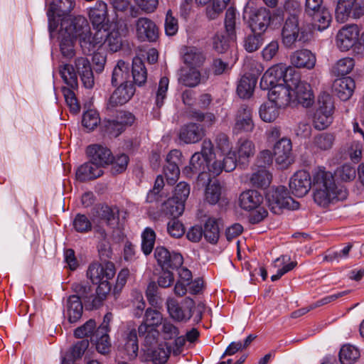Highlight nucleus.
<instances>
[{"mask_svg": "<svg viewBox=\"0 0 364 364\" xmlns=\"http://www.w3.org/2000/svg\"><path fill=\"white\" fill-rule=\"evenodd\" d=\"M268 98L279 107L283 108L292 100V94L286 84L277 85L269 89Z\"/></svg>", "mask_w": 364, "mask_h": 364, "instance_id": "a878e982", "label": "nucleus"}, {"mask_svg": "<svg viewBox=\"0 0 364 364\" xmlns=\"http://www.w3.org/2000/svg\"><path fill=\"white\" fill-rule=\"evenodd\" d=\"M208 181L209 183L205 188V198L207 202L214 205L216 204L220 198L221 186L217 181L213 183L210 182V180Z\"/></svg>", "mask_w": 364, "mask_h": 364, "instance_id": "603ef678", "label": "nucleus"}, {"mask_svg": "<svg viewBox=\"0 0 364 364\" xmlns=\"http://www.w3.org/2000/svg\"><path fill=\"white\" fill-rule=\"evenodd\" d=\"M90 30L89 23L84 16H69L61 19L60 31L75 40L78 39L81 48L88 45L85 39Z\"/></svg>", "mask_w": 364, "mask_h": 364, "instance_id": "0eeeda50", "label": "nucleus"}, {"mask_svg": "<svg viewBox=\"0 0 364 364\" xmlns=\"http://www.w3.org/2000/svg\"><path fill=\"white\" fill-rule=\"evenodd\" d=\"M355 66V60L353 58L346 57L338 60L333 68V71L336 75H346L349 74Z\"/></svg>", "mask_w": 364, "mask_h": 364, "instance_id": "3c124183", "label": "nucleus"}, {"mask_svg": "<svg viewBox=\"0 0 364 364\" xmlns=\"http://www.w3.org/2000/svg\"><path fill=\"white\" fill-rule=\"evenodd\" d=\"M166 306L170 316L177 321H186L193 315L192 310L195 306L194 301L191 298H186L182 304L173 299L168 298L166 301Z\"/></svg>", "mask_w": 364, "mask_h": 364, "instance_id": "4468645a", "label": "nucleus"}, {"mask_svg": "<svg viewBox=\"0 0 364 364\" xmlns=\"http://www.w3.org/2000/svg\"><path fill=\"white\" fill-rule=\"evenodd\" d=\"M87 154L90 159L101 168L110 164L112 154L107 147L101 144H92L87 148Z\"/></svg>", "mask_w": 364, "mask_h": 364, "instance_id": "5701e85b", "label": "nucleus"}, {"mask_svg": "<svg viewBox=\"0 0 364 364\" xmlns=\"http://www.w3.org/2000/svg\"><path fill=\"white\" fill-rule=\"evenodd\" d=\"M146 296L149 303L152 306L156 307L162 302V300L158 293V286L154 282L149 284L146 291Z\"/></svg>", "mask_w": 364, "mask_h": 364, "instance_id": "774afa93", "label": "nucleus"}, {"mask_svg": "<svg viewBox=\"0 0 364 364\" xmlns=\"http://www.w3.org/2000/svg\"><path fill=\"white\" fill-rule=\"evenodd\" d=\"M138 349L136 331L132 329L127 335L124 350L129 358L134 359L137 356Z\"/></svg>", "mask_w": 364, "mask_h": 364, "instance_id": "09e8293b", "label": "nucleus"}, {"mask_svg": "<svg viewBox=\"0 0 364 364\" xmlns=\"http://www.w3.org/2000/svg\"><path fill=\"white\" fill-rule=\"evenodd\" d=\"M75 6L74 0H53L47 11L48 29L50 37L58 26L59 20L69 18V14Z\"/></svg>", "mask_w": 364, "mask_h": 364, "instance_id": "f8f14e48", "label": "nucleus"}, {"mask_svg": "<svg viewBox=\"0 0 364 364\" xmlns=\"http://www.w3.org/2000/svg\"><path fill=\"white\" fill-rule=\"evenodd\" d=\"M360 351L354 346L346 344L342 346L339 353L342 364H353L360 358Z\"/></svg>", "mask_w": 364, "mask_h": 364, "instance_id": "79ce46f5", "label": "nucleus"}, {"mask_svg": "<svg viewBox=\"0 0 364 364\" xmlns=\"http://www.w3.org/2000/svg\"><path fill=\"white\" fill-rule=\"evenodd\" d=\"M208 77L202 75L199 69L192 67L182 68L178 72V82L186 87H195L204 83Z\"/></svg>", "mask_w": 364, "mask_h": 364, "instance_id": "b1692460", "label": "nucleus"}, {"mask_svg": "<svg viewBox=\"0 0 364 364\" xmlns=\"http://www.w3.org/2000/svg\"><path fill=\"white\" fill-rule=\"evenodd\" d=\"M236 156L238 161L241 164H247L255 154V145L254 142L248 139H240L235 146Z\"/></svg>", "mask_w": 364, "mask_h": 364, "instance_id": "2f4dec72", "label": "nucleus"}, {"mask_svg": "<svg viewBox=\"0 0 364 364\" xmlns=\"http://www.w3.org/2000/svg\"><path fill=\"white\" fill-rule=\"evenodd\" d=\"M115 275L114 264L111 262L102 264L92 263L87 271V277L93 284H98L96 294H93L92 287L87 284L75 282L72 289L85 298V306L87 309H97L102 306L107 294L111 291L109 280Z\"/></svg>", "mask_w": 364, "mask_h": 364, "instance_id": "f257e3e1", "label": "nucleus"}, {"mask_svg": "<svg viewBox=\"0 0 364 364\" xmlns=\"http://www.w3.org/2000/svg\"><path fill=\"white\" fill-rule=\"evenodd\" d=\"M154 257L162 269L178 268L183 264V257L180 253H171L164 247H157L154 251Z\"/></svg>", "mask_w": 364, "mask_h": 364, "instance_id": "aec40b11", "label": "nucleus"}, {"mask_svg": "<svg viewBox=\"0 0 364 364\" xmlns=\"http://www.w3.org/2000/svg\"><path fill=\"white\" fill-rule=\"evenodd\" d=\"M74 229L81 233H85L92 230V223L87 216L83 214H77L73 222Z\"/></svg>", "mask_w": 364, "mask_h": 364, "instance_id": "bf43d9fd", "label": "nucleus"}, {"mask_svg": "<svg viewBox=\"0 0 364 364\" xmlns=\"http://www.w3.org/2000/svg\"><path fill=\"white\" fill-rule=\"evenodd\" d=\"M335 175L342 181L348 182L353 181L355 178L356 170L350 164H344L336 169Z\"/></svg>", "mask_w": 364, "mask_h": 364, "instance_id": "052dcab7", "label": "nucleus"}, {"mask_svg": "<svg viewBox=\"0 0 364 364\" xmlns=\"http://www.w3.org/2000/svg\"><path fill=\"white\" fill-rule=\"evenodd\" d=\"M208 159L200 153H195L190 160L189 166L183 169V173L188 177H191L193 174H198V179H203L207 175Z\"/></svg>", "mask_w": 364, "mask_h": 364, "instance_id": "bb28decb", "label": "nucleus"}, {"mask_svg": "<svg viewBox=\"0 0 364 364\" xmlns=\"http://www.w3.org/2000/svg\"><path fill=\"white\" fill-rule=\"evenodd\" d=\"M88 16L93 28H102L107 26L108 21L107 5L103 1H98L89 9Z\"/></svg>", "mask_w": 364, "mask_h": 364, "instance_id": "393cba45", "label": "nucleus"}, {"mask_svg": "<svg viewBox=\"0 0 364 364\" xmlns=\"http://www.w3.org/2000/svg\"><path fill=\"white\" fill-rule=\"evenodd\" d=\"M205 56L196 48H187L183 55L184 64L188 67L199 69L205 62Z\"/></svg>", "mask_w": 364, "mask_h": 364, "instance_id": "c9c22d12", "label": "nucleus"}, {"mask_svg": "<svg viewBox=\"0 0 364 364\" xmlns=\"http://www.w3.org/2000/svg\"><path fill=\"white\" fill-rule=\"evenodd\" d=\"M132 77L134 83L139 86L143 85L147 79V73L142 60L139 57L132 60Z\"/></svg>", "mask_w": 364, "mask_h": 364, "instance_id": "58836bf2", "label": "nucleus"}, {"mask_svg": "<svg viewBox=\"0 0 364 364\" xmlns=\"http://www.w3.org/2000/svg\"><path fill=\"white\" fill-rule=\"evenodd\" d=\"M257 80L254 77H250L247 75H244L237 87V92L241 98H249L253 93Z\"/></svg>", "mask_w": 364, "mask_h": 364, "instance_id": "a19ab883", "label": "nucleus"}, {"mask_svg": "<svg viewBox=\"0 0 364 364\" xmlns=\"http://www.w3.org/2000/svg\"><path fill=\"white\" fill-rule=\"evenodd\" d=\"M106 45L112 52H117L121 49L122 38L118 30H112L107 33Z\"/></svg>", "mask_w": 364, "mask_h": 364, "instance_id": "4d7b16f0", "label": "nucleus"}, {"mask_svg": "<svg viewBox=\"0 0 364 364\" xmlns=\"http://www.w3.org/2000/svg\"><path fill=\"white\" fill-rule=\"evenodd\" d=\"M82 301L85 303V298L76 294L68 298L66 305V316L70 323L77 322L82 314Z\"/></svg>", "mask_w": 364, "mask_h": 364, "instance_id": "cd10ccee", "label": "nucleus"}, {"mask_svg": "<svg viewBox=\"0 0 364 364\" xmlns=\"http://www.w3.org/2000/svg\"><path fill=\"white\" fill-rule=\"evenodd\" d=\"M205 239L211 244H216L220 237V228L218 220L209 218L205 223L203 228Z\"/></svg>", "mask_w": 364, "mask_h": 364, "instance_id": "4c0bfd02", "label": "nucleus"}, {"mask_svg": "<svg viewBox=\"0 0 364 364\" xmlns=\"http://www.w3.org/2000/svg\"><path fill=\"white\" fill-rule=\"evenodd\" d=\"M291 63L299 68L312 69L316 64L315 55L307 49L296 50L290 56Z\"/></svg>", "mask_w": 364, "mask_h": 364, "instance_id": "c756f323", "label": "nucleus"}, {"mask_svg": "<svg viewBox=\"0 0 364 364\" xmlns=\"http://www.w3.org/2000/svg\"><path fill=\"white\" fill-rule=\"evenodd\" d=\"M313 184L315 187L314 199L320 206L326 207L336 200H343L348 196L346 188L337 186L333 175L325 168L318 167L314 170Z\"/></svg>", "mask_w": 364, "mask_h": 364, "instance_id": "f03ea898", "label": "nucleus"}, {"mask_svg": "<svg viewBox=\"0 0 364 364\" xmlns=\"http://www.w3.org/2000/svg\"><path fill=\"white\" fill-rule=\"evenodd\" d=\"M103 173L102 168L90 159L80 166L75 172L76 179L80 182L95 179Z\"/></svg>", "mask_w": 364, "mask_h": 364, "instance_id": "7c9ffc66", "label": "nucleus"}, {"mask_svg": "<svg viewBox=\"0 0 364 364\" xmlns=\"http://www.w3.org/2000/svg\"><path fill=\"white\" fill-rule=\"evenodd\" d=\"M335 136L333 134L323 132L314 137L313 144L318 149L326 151L332 148Z\"/></svg>", "mask_w": 364, "mask_h": 364, "instance_id": "a18cd8bd", "label": "nucleus"}, {"mask_svg": "<svg viewBox=\"0 0 364 364\" xmlns=\"http://www.w3.org/2000/svg\"><path fill=\"white\" fill-rule=\"evenodd\" d=\"M360 35V29L356 24H350L341 28L336 38L337 47L341 51H348L353 48L354 51L360 53V46H357Z\"/></svg>", "mask_w": 364, "mask_h": 364, "instance_id": "ddd939ff", "label": "nucleus"}, {"mask_svg": "<svg viewBox=\"0 0 364 364\" xmlns=\"http://www.w3.org/2000/svg\"><path fill=\"white\" fill-rule=\"evenodd\" d=\"M271 180L272 176L265 168H261L253 173L250 178V181L254 186L262 188L268 187Z\"/></svg>", "mask_w": 364, "mask_h": 364, "instance_id": "49530a36", "label": "nucleus"}, {"mask_svg": "<svg viewBox=\"0 0 364 364\" xmlns=\"http://www.w3.org/2000/svg\"><path fill=\"white\" fill-rule=\"evenodd\" d=\"M314 22V26L318 30L323 31L328 28L331 21V16L326 8L315 12V14L310 15Z\"/></svg>", "mask_w": 364, "mask_h": 364, "instance_id": "de8ad7c7", "label": "nucleus"}, {"mask_svg": "<svg viewBox=\"0 0 364 364\" xmlns=\"http://www.w3.org/2000/svg\"><path fill=\"white\" fill-rule=\"evenodd\" d=\"M135 92L134 85L131 82H124L113 92L107 103V109H113L129 102Z\"/></svg>", "mask_w": 364, "mask_h": 364, "instance_id": "2eb2a0df", "label": "nucleus"}, {"mask_svg": "<svg viewBox=\"0 0 364 364\" xmlns=\"http://www.w3.org/2000/svg\"><path fill=\"white\" fill-rule=\"evenodd\" d=\"M96 31L93 35L91 33V31L88 33V36L85 41L87 42L86 46H82V49L84 52H91L95 50L97 48H100L102 45L106 44V38L107 36V26L102 28H94Z\"/></svg>", "mask_w": 364, "mask_h": 364, "instance_id": "473e14b6", "label": "nucleus"}, {"mask_svg": "<svg viewBox=\"0 0 364 364\" xmlns=\"http://www.w3.org/2000/svg\"><path fill=\"white\" fill-rule=\"evenodd\" d=\"M203 136V132L200 127L195 123H190L183 127L179 134V138L186 144L196 143Z\"/></svg>", "mask_w": 364, "mask_h": 364, "instance_id": "72a5a7b5", "label": "nucleus"}, {"mask_svg": "<svg viewBox=\"0 0 364 364\" xmlns=\"http://www.w3.org/2000/svg\"><path fill=\"white\" fill-rule=\"evenodd\" d=\"M310 174L304 170L299 171L294 174L289 182V188L292 193L296 197L304 196L311 187Z\"/></svg>", "mask_w": 364, "mask_h": 364, "instance_id": "412c9836", "label": "nucleus"}, {"mask_svg": "<svg viewBox=\"0 0 364 364\" xmlns=\"http://www.w3.org/2000/svg\"><path fill=\"white\" fill-rule=\"evenodd\" d=\"M141 239V250L146 255H148L152 252L154 246L155 232L151 228H146L142 232Z\"/></svg>", "mask_w": 364, "mask_h": 364, "instance_id": "5fc2aeb1", "label": "nucleus"}, {"mask_svg": "<svg viewBox=\"0 0 364 364\" xmlns=\"http://www.w3.org/2000/svg\"><path fill=\"white\" fill-rule=\"evenodd\" d=\"M336 19L344 23L350 19H359L364 16L363 0H338L335 9Z\"/></svg>", "mask_w": 364, "mask_h": 364, "instance_id": "9b49d317", "label": "nucleus"}, {"mask_svg": "<svg viewBox=\"0 0 364 364\" xmlns=\"http://www.w3.org/2000/svg\"><path fill=\"white\" fill-rule=\"evenodd\" d=\"M263 200V196L255 190H247L240 196V207L246 211H255L249 218L252 224L261 222L267 215V211L261 206Z\"/></svg>", "mask_w": 364, "mask_h": 364, "instance_id": "20e7f679", "label": "nucleus"}, {"mask_svg": "<svg viewBox=\"0 0 364 364\" xmlns=\"http://www.w3.org/2000/svg\"><path fill=\"white\" fill-rule=\"evenodd\" d=\"M138 38L141 41L154 42L159 37V29L155 23L145 17L139 18L136 23Z\"/></svg>", "mask_w": 364, "mask_h": 364, "instance_id": "4be33fe9", "label": "nucleus"}, {"mask_svg": "<svg viewBox=\"0 0 364 364\" xmlns=\"http://www.w3.org/2000/svg\"><path fill=\"white\" fill-rule=\"evenodd\" d=\"M334 109L332 97L326 92L319 95L317 108L312 119L314 127L317 130H324L328 128L333 121Z\"/></svg>", "mask_w": 364, "mask_h": 364, "instance_id": "39448f33", "label": "nucleus"}, {"mask_svg": "<svg viewBox=\"0 0 364 364\" xmlns=\"http://www.w3.org/2000/svg\"><path fill=\"white\" fill-rule=\"evenodd\" d=\"M289 259L290 257L289 256L282 255L274 260V267H282L281 268H279L277 269V273L271 277V280L272 282H275L279 279L284 274L290 272L296 266V262H291L286 264Z\"/></svg>", "mask_w": 364, "mask_h": 364, "instance_id": "ea45409f", "label": "nucleus"}, {"mask_svg": "<svg viewBox=\"0 0 364 364\" xmlns=\"http://www.w3.org/2000/svg\"><path fill=\"white\" fill-rule=\"evenodd\" d=\"M292 94V100L296 101L304 107H310L314 102L313 93L310 85L301 81L298 73L294 70V74L287 80V85Z\"/></svg>", "mask_w": 364, "mask_h": 364, "instance_id": "9d476101", "label": "nucleus"}, {"mask_svg": "<svg viewBox=\"0 0 364 364\" xmlns=\"http://www.w3.org/2000/svg\"><path fill=\"white\" fill-rule=\"evenodd\" d=\"M279 107L269 100L262 104L259 108V116L264 122H271L279 115Z\"/></svg>", "mask_w": 364, "mask_h": 364, "instance_id": "37998d69", "label": "nucleus"}, {"mask_svg": "<svg viewBox=\"0 0 364 364\" xmlns=\"http://www.w3.org/2000/svg\"><path fill=\"white\" fill-rule=\"evenodd\" d=\"M274 156L277 164L286 168L293 162L292 144L289 139L283 137L274 146Z\"/></svg>", "mask_w": 364, "mask_h": 364, "instance_id": "a211bd4d", "label": "nucleus"}, {"mask_svg": "<svg viewBox=\"0 0 364 364\" xmlns=\"http://www.w3.org/2000/svg\"><path fill=\"white\" fill-rule=\"evenodd\" d=\"M235 18L236 11L234 8H229L225 13V26L229 38L234 41L236 38L235 35Z\"/></svg>", "mask_w": 364, "mask_h": 364, "instance_id": "6e6d98bb", "label": "nucleus"}, {"mask_svg": "<svg viewBox=\"0 0 364 364\" xmlns=\"http://www.w3.org/2000/svg\"><path fill=\"white\" fill-rule=\"evenodd\" d=\"M75 69L73 65L65 63L60 66V75L64 82L71 88L77 86V74L80 75L83 85L88 89L93 87L95 80L91 64L85 57L76 58L74 60Z\"/></svg>", "mask_w": 364, "mask_h": 364, "instance_id": "7ed1b4c3", "label": "nucleus"}, {"mask_svg": "<svg viewBox=\"0 0 364 364\" xmlns=\"http://www.w3.org/2000/svg\"><path fill=\"white\" fill-rule=\"evenodd\" d=\"M94 336L96 338V348L97 351L102 354H105L109 351L111 347L110 339L108 332H100L99 336H97V331Z\"/></svg>", "mask_w": 364, "mask_h": 364, "instance_id": "338daca9", "label": "nucleus"}, {"mask_svg": "<svg viewBox=\"0 0 364 364\" xmlns=\"http://www.w3.org/2000/svg\"><path fill=\"white\" fill-rule=\"evenodd\" d=\"M169 80L166 77L160 79L156 94V105L160 108L164 105L168 89Z\"/></svg>", "mask_w": 364, "mask_h": 364, "instance_id": "e2e57ef3", "label": "nucleus"}, {"mask_svg": "<svg viewBox=\"0 0 364 364\" xmlns=\"http://www.w3.org/2000/svg\"><path fill=\"white\" fill-rule=\"evenodd\" d=\"M171 352V347L167 343L160 344L151 351L152 361L155 364H164L167 361Z\"/></svg>", "mask_w": 364, "mask_h": 364, "instance_id": "8fccbe9b", "label": "nucleus"}, {"mask_svg": "<svg viewBox=\"0 0 364 364\" xmlns=\"http://www.w3.org/2000/svg\"><path fill=\"white\" fill-rule=\"evenodd\" d=\"M129 63H126L123 60H118L112 71L111 80L112 85L113 86H116L118 84H122V82H129Z\"/></svg>", "mask_w": 364, "mask_h": 364, "instance_id": "e433bc0d", "label": "nucleus"}, {"mask_svg": "<svg viewBox=\"0 0 364 364\" xmlns=\"http://www.w3.org/2000/svg\"><path fill=\"white\" fill-rule=\"evenodd\" d=\"M58 41L62 55L67 59L73 58L75 55V39L59 30Z\"/></svg>", "mask_w": 364, "mask_h": 364, "instance_id": "f704fd0d", "label": "nucleus"}, {"mask_svg": "<svg viewBox=\"0 0 364 364\" xmlns=\"http://www.w3.org/2000/svg\"><path fill=\"white\" fill-rule=\"evenodd\" d=\"M233 132L239 134L242 132H252L255 128L252 119V111L247 105L240 107L235 114Z\"/></svg>", "mask_w": 364, "mask_h": 364, "instance_id": "f3484780", "label": "nucleus"}, {"mask_svg": "<svg viewBox=\"0 0 364 364\" xmlns=\"http://www.w3.org/2000/svg\"><path fill=\"white\" fill-rule=\"evenodd\" d=\"M281 35L284 47L292 48L296 41L306 42L309 40L310 30L301 26L298 18L288 17L284 23Z\"/></svg>", "mask_w": 364, "mask_h": 364, "instance_id": "423d86ee", "label": "nucleus"}, {"mask_svg": "<svg viewBox=\"0 0 364 364\" xmlns=\"http://www.w3.org/2000/svg\"><path fill=\"white\" fill-rule=\"evenodd\" d=\"M355 87V83L350 77L336 79L333 85L335 94L342 101H346L353 95Z\"/></svg>", "mask_w": 364, "mask_h": 364, "instance_id": "c85d7f7f", "label": "nucleus"}, {"mask_svg": "<svg viewBox=\"0 0 364 364\" xmlns=\"http://www.w3.org/2000/svg\"><path fill=\"white\" fill-rule=\"evenodd\" d=\"M139 337H144L145 345L151 346L156 343L159 332L155 328L151 327L144 321L138 328Z\"/></svg>", "mask_w": 364, "mask_h": 364, "instance_id": "c03bdc74", "label": "nucleus"}, {"mask_svg": "<svg viewBox=\"0 0 364 364\" xmlns=\"http://www.w3.org/2000/svg\"><path fill=\"white\" fill-rule=\"evenodd\" d=\"M161 334L164 339L171 340L179 334V330L171 321L164 319L161 323Z\"/></svg>", "mask_w": 364, "mask_h": 364, "instance_id": "680f3d73", "label": "nucleus"}, {"mask_svg": "<svg viewBox=\"0 0 364 364\" xmlns=\"http://www.w3.org/2000/svg\"><path fill=\"white\" fill-rule=\"evenodd\" d=\"M267 200L269 209L274 214H280L283 208L296 210L299 204L289 196L284 186L272 188L267 193Z\"/></svg>", "mask_w": 364, "mask_h": 364, "instance_id": "6e6552de", "label": "nucleus"}, {"mask_svg": "<svg viewBox=\"0 0 364 364\" xmlns=\"http://www.w3.org/2000/svg\"><path fill=\"white\" fill-rule=\"evenodd\" d=\"M129 157L127 154H122L114 157L110 162L112 164V172L114 174L120 173L124 171L127 167Z\"/></svg>", "mask_w": 364, "mask_h": 364, "instance_id": "69168bd1", "label": "nucleus"}, {"mask_svg": "<svg viewBox=\"0 0 364 364\" xmlns=\"http://www.w3.org/2000/svg\"><path fill=\"white\" fill-rule=\"evenodd\" d=\"M103 132L113 137H117L124 132L122 126L114 119H105L102 124Z\"/></svg>", "mask_w": 364, "mask_h": 364, "instance_id": "13d9d810", "label": "nucleus"}, {"mask_svg": "<svg viewBox=\"0 0 364 364\" xmlns=\"http://www.w3.org/2000/svg\"><path fill=\"white\" fill-rule=\"evenodd\" d=\"M270 21V11L264 7H260L251 12L249 25L252 33L262 34L269 26Z\"/></svg>", "mask_w": 364, "mask_h": 364, "instance_id": "6ab92c4d", "label": "nucleus"}, {"mask_svg": "<svg viewBox=\"0 0 364 364\" xmlns=\"http://www.w3.org/2000/svg\"><path fill=\"white\" fill-rule=\"evenodd\" d=\"M99 123L100 117L97 111L90 109L83 114L82 124L87 130H93Z\"/></svg>", "mask_w": 364, "mask_h": 364, "instance_id": "0e129e2a", "label": "nucleus"}, {"mask_svg": "<svg viewBox=\"0 0 364 364\" xmlns=\"http://www.w3.org/2000/svg\"><path fill=\"white\" fill-rule=\"evenodd\" d=\"M118 213L119 210L116 207L105 205L102 207L100 215L102 219L106 220L108 226L114 228L119 223Z\"/></svg>", "mask_w": 364, "mask_h": 364, "instance_id": "864d4df0", "label": "nucleus"}, {"mask_svg": "<svg viewBox=\"0 0 364 364\" xmlns=\"http://www.w3.org/2000/svg\"><path fill=\"white\" fill-rule=\"evenodd\" d=\"M294 68L287 66L285 64L279 63L269 68L263 75L260 87L262 90H269L277 85H287V80H289L294 74Z\"/></svg>", "mask_w": 364, "mask_h": 364, "instance_id": "1a4fd4ad", "label": "nucleus"}, {"mask_svg": "<svg viewBox=\"0 0 364 364\" xmlns=\"http://www.w3.org/2000/svg\"><path fill=\"white\" fill-rule=\"evenodd\" d=\"M190 186L184 181L177 184L175 188L173 198L168 201L171 206L170 213L173 217L181 215L184 210V203L190 194Z\"/></svg>", "mask_w": 364, "mask_h": 364, "instance_id": "dca6fc26", "label": "nucleus"}]
</instances>
